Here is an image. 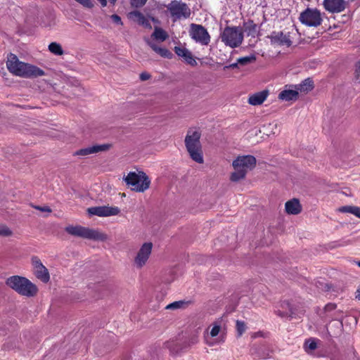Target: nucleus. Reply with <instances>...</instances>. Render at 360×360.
Returning a JSON list of instances; mask_svg holds the SVG:
<instances>
[{"label": "nucleus", "mask_w": 360, "mask_h": 360, "mask_svg": "<svg viewBox=\"0 0 360 360\" xmlns=\"http://www.w3.org/2000/svg\"><path fill=\"white\" fill-rule=\"evenodd\" d=\"M98 1L100 2V4H101V6L103 7L106 6V5H107V0H98Z\"/></svg>", "instance_id": "obj_46"}, {"label": "nucleus", "mask_w": 360, "mask_h": 360, "mask_svg": "<svg viewBox=\"0 0 360 360\" xmlns=\"http://www.w3.org/2000/svg\"><path fill=\"white\" fill-rule=\"evenodd\" d=\"M256 162V158L250 155L238 156L232 163L235 172L231 175V181L236 182L245 179L248 172L255 168Z\"/></svg>", "instance_id": "obj_4"}, {"label": "nucleus", "mask_w": 360, "mask_h": 360, "mask_svg": "<svg viewBox=\"0 0 360 360\" xmlns=\"http://www.w3.org/2000/svg\"><path fill=\"white\" fill-rule=\"evenodd\" d=\"M189 35L196 42L207 46L210 42V35L207 30L201 25L192 23L190 25Z\"/></svg>", "instance_id": "obj_10"}, {"label": "nucleus", "mask_w": 360, "mask_h": 360, "mask_svg": "<svg viewBox=\"0 0 360 360\" xmlns=\"http://www.w3.org/2000/svg\"><path fill=\"white\" fill-rule=\"evenodd\" d=\"M65 231L70 235L84 239L105 241L108 236L98 230L89 229L80 225H70L65 228Z\"/></svg>", "instance_id": "obj_5"}, {"label": "nucleus", "mask_w": 360, "mask_h": 360, "mask_svg": "<svg viewBox=\"0 0 360 360\" xmlns=\"http://www.w3.org/2000/svg\"><path fill=\"white\" fill-rule=\"evenodd\" d=\"M148 0H130L131 6L135 8H140L143 6Z\"/></svg>", "instance_id": "obj_34"}, {"label": "nucleus", "mask_w": 360, "mask_h": 360, "mask_svg": "<svg viewBox=\"0 0 360 360\" xmlns=\"http://www.w3.org/2000/svg\"><path fill=\"white\" fill-rule=\"evenodd\" d=\"M6 66L11 73L22 77H37L45 75L43 70L35 65L20 61L18 57L13 53H10L8 56Z\"/></svg>", "instance_id": "obj_1"}, {"label": "nucleus", "mask_w": 360, "mask_h": 360, "mask_svg": "<svg viewBox=\"0 0 360 360\" xmlns=\"http://www.w3.org/2000/svg\"><path fill=\"white\" fill-rule=\"evenodd\" d=\"M356 297L358 298L359 300H360V286L359 287V288L356 290Z\"/></svg>", "instance_id": "obj_47"}, {"label": "nucleus", "mask_w": 360, "mask_h": 360, "mask_svg": "<svg viewBox=\"0 0 360 360\" xmlns=\"http://www.w3.org/2000/svg\"><path fill=\"white\" fill-rule=\"evenodd\" d=\"M281 308L283 309L276 311V314L281 317H291L293 314L292 308L291 304L288 301H283L281 304Z\"/></svg>", "instance_id": "obj_24"}, {"label": "nucleus", "mask_w": 360, "mask_h": 360, "mask_svg": "<svg viewBox=\"0 0 360 360\" xmlns=\"http://www.w3.org/2000/svg\"><path fill=\"white\" fill-rule=\"evenodd\" d=\"M35 276L43 283H48L50 280V274L48 269L45 267H40L34 270Z\"/></svg>", "instance_id": "obj_25"}, {"label": "nucleus", "mask_w": 360, "mask_h": 360, "mask_svg": "<svg viewBox=\"0 0 360 360\" xmlns=\"http://www.w3.org/2000/svg\"><path fill=\"white\" fill-rule=\"evenodd\" d=\"M345 0H323V6L326 11L331 13H341L346 8Z\"/></svg>", "instance_id": "obj_13"}, {"label": "nucleus", "mask_w": 360, "mask_h": 360, "mask_svg": "<svg viewBox=\"0 0 360 360\" xmlns=\"http://www.w3.org/2000/svg\"><path fill=\"white\" fill-rule=\"evenodd\" d=\"M300 21L308 27H317L323 22L322 15L317 8H307L302 11L299 17Z\"/></svg>", "instance_id": "obj_9"}, {"label": "nucleus", "mask_w": 360, "mask_h": 360, "mask_svg": "<svg viewBox=\"0 0 360 360\" xmlns=\"http://www.w3.org/2000/svg\"><path fill=\"white\" fill-rule=\"evenodd\" d=\"M110 18H111L112 20L115 23H116V24H117V25H122V24H123V23H122V21L121 18H120L118 15H117V14H112V15L110 16Z\"/></svg>", "instance_id": "obj_40"}, {"label": "nucleus", "mask_w": 360, "mask_h": 360, "mask_svg": "<svg viewBox=\"0 0 360 360\" xmlns=\"http://www.w3.org/2000/svg\"><path fill=\"white\" fill-rule=\"evenodd\" d=\"M174 51L178 56L184 58L188 64L192 66H195L197 65V62L194 59L191 52L186 48L175 46Z\"/></svg>", "instance_id": "obj_17"}, {"label": "nucleus", "mask_w": 360, "mask_h": 360, "mask_svg": "<svg viewBox=\"0 0 360 360\" xmlns=\"http://www.w3.org/2000/svg\"><path fill=\"white\" fill-rule=\"evenodd\" d=\"M127 185L136 192H143L147 190L150 184L148 176L143 172L136 173L129 172L124 178Z\"/></svg>", "instance_id": "obj_7"}, {"label": "nucleus", "mask_w": 360, "mask_h": 360, "mask_svg": "<svg viewBox=\"0 0 360 360\" xmlns=\"http://www.w3.org/2000/svg\"><path fill=\"white\" fill-rule=\"evenodd\" d=\"M13 234L12 231L6 225L0 224V236L8 237Z\"/></svg>", "instance_id": "obj_33"}, {"label": "nucleus", "mask_w": 360, "mask_h": 360, "mask_svg": "<svg viewBox=\"0 0 360 360\" xmlns=\"http://www.w3.org/2000/svg\"><path fill=\"white\" fill-rule=\"evenodd\" d=\"M299 93H307L314 89V82L310 78L305 79L300 84L295 86Z\"/></svg>", "instance_id": "obj_22"}, {"label": "nucleus", "mask_w": 360, "mask_h": 360, "mask_svg": "<svg viewBox=\"0 0 360 360\" xmlns=\"http://www.w3.org/2000/svg\"><path fill=\"white\" fill-rule=\"evenodd\" d=\"M6 285L19 295L27 297L35 296L38 292L35 284L27 278L20 276H11L7 278Z\"/></svg>", "instance_id": "obj_3"}, {"label": "nucleus", "mask_w": 360, "mask_h": 360, "mask_svg": "<svg viewBox=\"0 0 360 360\" xmlns=\"http://www.w3.org/2000/svg\"><path fill=\"white\" fill-rule=\"evenodd\" d=\"M356 263L357 266H358L359 267H360V261H358V262H356Z\"/></svg>", "instance_id": "obj_49"}, {"label": "nucleus", "mask_w": 360, "mask_h": 360, "mask_svg": "<svg viewBox=\"0 0 360 360\" xmlns=\"http://www.w3.org/2000/svg\"><path fill=\"white\" fill-rule=\"evenodd\" d=\"M336 307L337 305L335 304H333V303H328L327 304L325 307H324V310L325 311H331L334 309H336Z\"/></svg>", "instance_id": "obj_41"}, {"label": "nucleus", "mask_w": 360, "mask_h": 360, "mask_svg": "<svg viewBox=\"0 0 360 360\" xmlns=\"http://www.w3.org/2000/svg\"><path fill=\"white\" fill-rule=\"evenodd\" d=\"M32 264L34 270L38 268L44 266L43 265V264L41 263V260L37 257H32Z\"/></svg>", "instance_id": "obj_35"}, {"label": "nucleus", "mask_w": 360, "mask_h": 360, "mask_svg": "<svg viewBox=\"0 0 360 360\" xmlns=\"http://www.w3.org/2000/svg\"><path fill=\"white\" fill-rule=\"evenodd\" d=\"M278 98L285 101H296L298 98L297 90H283L278 94Z\"/></svg>", "instance_id": "obj_21"}, {"label": "nucleus", "mask_w": 360, "mask_h": 360, "mask_svg": "<svg viewBox=\"0 0 360 360\" xmlns=\"http://www.w3.org/2000/svg\"><path fill=\"white\" fill-rule=\"evenodd\" d=\"M186 305V302L185 301L180 300V301L174 302L168 304L165 308L167 309H172L173 310V309L184 308Z\"/></svg>", "instance_id": "obj_31"}, {"label": "nucleus", "mask_w": 360, "mask_h": 360, "mask_svg": "<svg viewBox=\"0 0 360 360\" xmlns=\"http://www.w3.org/2000/svg\"><path fill=\"white\" fill-rule=\"evenodd\" d=\"M243 28L236 26H227L220 34L221 41L227 46L237 48L243 41Z\"/></svg>", "instance_id": "obj_6"}, {"label": "nucleus", "mask_w": 360, "mask_h": 360, "mask_svg": "<svg viewBox=\"0 0 360 360\" xmlns=\"http://www.w3.org/2000/svg\"><path fill=\"white\" fill-rule=\"evenodd\" d=\"M32 207L41 212H45L48 213H51L52 212L51 209L49 206L41 207L39 205H32Z\"/></svg>", "instance_id": "obj_38"}, {"label": "nucleus", "mask_w": 360, "mask_h": 360, "mask_svg": "<svg viewBox=\"0 0 360 360\" xmlns=\"http://www.w3.org/2000/svg\"><path fill=\"white\" fill-rule=\"evenodd\" d=\"M87 212L90 215L110 217L117 215L120 210L117 207L98 206L88 208Z\"/></svg>", "instance_id": "obj_12"}, {"label": "nucleus", "mask_w": 360, "mask_h": 360, "mask_svg": "<svg viewBox=\"0 0 360 360\" xmlns=\"http://www.w3.org/2000/svg\"><path fill=\"white\" fill-rule=\"evenodd\" d=\"M174 21L186 19L191 16V11L188 6L181 1H172L166 6Z\"/></svg>", "instance_id": "obj_8"}, {"label": "nucleus", "mask_w": 360, "mask_h": 360, "mask_svg": "<svg viewBox=\"0 0 360 360\" xmlns=\"http://www.w3.org/2000/svg\"><path fill=\"white\" fill-rule=\"evenodd\" d=\"M201 133L198 130L189 129L185 137L184 143L191 158L200 164L203 163V153L200 143Z\"/></svg>", "instance_id": "obj_2"}, {"label": "nucleus", "mask_w": 360, "mask_h": 360, "mask_svg": "<svg viewBox=\"0 0 360 360\" xmlns=\"http://www.w3.org/2000/svg\"><path fill=\"white\" fill-rule=\"evenodd\" d=\"M147 44L158 54L161 56L163 58H172L173 56V54L171 51H169L168 49L165 48L159 47L158 45H156L155 43L147 40L146 41Z\"/></svg>", "instance_id": "obj_20"}, {"label": "nucleus", "mask_w": 360, "mask_h": 360, "mask_svg": "<svg viewBox=\"0 0 360 360\" xmlns=\"http://www.w3.org/2000/svg\"><path fill=\"white\" fill-rule=\"evenodd\" d=\"M110 3L112 4H115L117 0H109Z\"/></svg>", "instance_id": "obj_48"}, {"label": "nucleus", "mask_w": 360, "mask_h": 360, "mask_svg": "<svg viewBox=\"0 0 360 360\" xmlns=\"http://www.w3.org/2000/svg\"><path fill=\"white\" fill-rule=\"evenodd\" d=\"M239 63L237 62V63H232V64H230L229 65H226L224 67V69H228V68H238V65Z\"/></svg>", "instance_id": "obj_44"}, {"label": "nucleus", "mask_w": 360, "mask_h": 360, "mask_svg": "<svg viewBox=\"0 0 360 360\" xmlns=\"http://www.w3.org/2000/svg\"><path fill=\"white\" fill-rule=\"evenodd\" d=\"M110 144L95 145L91 147L79 149L74 153V155L87 156L101 151L108 150L110 148Z\"/></svg>", "instance_id": "obj_15"}, {"label": "nucleus", "mask_w": 360, "mask_h": 360, "mask_svg": "<svg viewBox=\"0 0 360 360\" xmlns=\"http://www.w3.org/2000/svg\"><path fill=\"white\" fill-rule=\"evenodd\" d=\"M269 91L264 90L251 95L248 98V103L252 105H261L267 98Z\"/></svg>", "instance_id": "obj_19"}, {"label": "nucleus", "mask_w": 360, "mask_h": 360, "mask_svg": "<svg viewBox=\"0 0 360 360\" xmlns=\"http://www.w3.org/2000/svg\"><path fill=\"white\" fill-rule=\"evenodd\" d=\"M269 38L274 45L289 47L292 44L289 35L284 34L283 32H273Z\"/></svg>", "instance_id": "obj_14"}, {"label": "nucleus", "mask_w": 360, "mask_h": 360, "mask_svg": "<svg viewBox=\"0 0 360 360\" xmlns=\"http://www.w3.org/2000/svg\"><path fill=\"white\" fill-rule=\"evenodd\" d=\"M285 212L289 214H298L302 211V206L300 201L296 198L287 201L285 205Z\"/></svg>", "instance_id": "obj_18"}, {"label": "nucleus", "mask_w": 360, "mask_h": 360, "mask_svg": "<svg viewBox=\"0 0 360 360\" xmlns=\"http://www.w3.org/2000/svg\"><path fill=\"white\" fill-rule=\"evenodd\" d=\"M153 243L150 242L144 243L139 250L134 258L135 266L141 269L147 263L152 252Z\"/></svg>", "instance_id": "obj_11"}, {"label": "nucleus", "mask_w": 360, "mask_h": 360, "mask_svg": "<svg viewBox=\"0 0 360 360\" xmlns=\"http://www.w3.org/2000/svg\"><path fill=\"white\" fill-rule=\"evenodd\" d=\"M49 51L56 56H62L64 53L61 45L57 42H51L49 45Z\"/></svg>", "instance_id": "obj_28"}, {"label": "nucleus", "mask_w": 360, "mask_h": 360, "mask_svg": "<svg viewBox=\"0 0 360 360\" xmlns=\"http://www.w3.org/2000/svg\"><path fill=\"white\" fill-rule=\"evenodd\" d=\"M198 342V336L194 335V336H193V337L190 339V340H189V345H195V344H196Z\"/></svg>", "instance_id": "obj_43"}, {"label": "nucleus", "mask_w": 360, "mask_h": 360, "mask_svg": "<svg viewBox=\"0 0 360 360\" xmlns=\"http://www.w3.org/2000/svg\"><path fill=\"white\" fill-rule=\"evenodd\" d=\"M75 1L87 8H91L94 6L91 0H75Z\"/></svg>", "instance_id": "obj_39"}, {"label": "nucleus", "mask_w": 360, "mask_h": 360, "mask_svg": "<svg viewBox=\"0 0 360 360\" xmlns=\"http://www.w3.org/2000/svg\"><path fill=\"white\" fill-rule=\"evenodd\" d=\"M244 32H246L248 36L255 37L257 33V26L252 20H248L244 22L243 25Z\"/></svg>", "instance_id": "obj_23"}, {"label": "nucleus", "mask_w": 360, "mask_h": 360, "mask_svg": "<svg viewBox=\"0 0 360 360\" xmlns=\"http://www.w3.org/2000/svg\"><path fill=\"white\" fill-rule=\"evenodd\" d=\"M128 18L136 22L139 25L143 26L147 29H151L152 26L149 22V19L146 18L141 12L139 11H131L128 13Z\"/></svg>", "instance_id": "obj_16"}, {"label": "nucleus", "mask_w": 360, "mask_h": 360, "mask_svg": "<svg viewBox=\"0 0 360 360\" xmlns=\"http://www.w3.org/2000/svg\"><path fill=\"white\" fill-rule=\"evenodd\" d=\"M317 348V343L315 338H309L304 342V349L306 352H309Z\"/></svg>", "instance_id": "obj_29"}, {"label": "nucleus", "mask_w": 360, "mask_h": 360, "mask_svg": "<svg viewBox=\"0 0 360 360\" xmlns=\"http://www.w3.org/2000/svg\"><path fill=\"white\" fill-rule=\"evenodd\" d=\"M236 328L237 332V337H240L246 330V325L244 321H236Z\"/></svg>", "instance_id": "obj_30"}, {"label": "nucleus", "mask_w": 360, "mask_h": 360, "mask_svg": "<svg viewBox=\"0 0 360 360\" xmlns=\"http://www.w3.org/2000/svg\"><path fill=\"white\" fill-rule=\"evenodd\" d=\"M220 326L217 323H214L210 331V335L212 337H216L220 331Z\"/></svg>", "instance_id": "obj_36"}, {"label": "nucleus", "mask_w": 360, "mask_h": 360, "mask_svg": "<svg viewBox=\"0 0 360 360\" xmlns=\"http://www.w3.org/2000/svg\"><path fill=\"white\" fill-rule=\"evenodd\" d=\"M150 75L146 72L140 74L139 78L141 81H146L150 78Z\"/></svg>", "instance_id": "obj_42"}, {"label": "nucleus", "mask_w": 360, "mask_h": 360, "mask_svg": "<svg viewBox=\"0 0 360 360\" xmlns=\"http://www.w3.org/2000/svg\"><path fill=\"white\" fill-rule=\"evenodd\" d=\"M148 18V19L153 21L154 23L160 24V20L158 18L153 16H149Z\"/></svg>", "instance_id": "obj_45"}, {"label": "nucleus", "mask_w": 360, "mask_h": 360, "mask_svg": "<svg viewBox=\"0 0 360 360\" xmlns=\"http://www.w3.org/2000/svg\"><path fill=\"white\" fill-rule=\"evenodd\" d=\"M354 77L356 80L360 82V60L356 62L355 65Z\"/></svg>", "instance_id": "obj_37"}, {"label": "nucleus", "mask_w": 360, "mask_h": 360, "mask_svg": "<svg viewBox=\"0 0 360 360\" xmlns=\"http://www.w3.org/2000/svg\"><path fill=\"white\" fill-rule=\"evenodd\" d=\"M152 37H154L157 40H160L161 41H165L167 37V33L160 27H155L153 33L152 34Z\"/></svg>", "instance_id": "obj_27"}, {"label": "nucleus", "mask_w": 360, "mask_h": 360, "mask_svg": "<svg viewBox=\"0 0 360 360\" xmlns=\"http://www.w3.org/2000/svg\"><path fill=\"white\" fill-rule=\"evenodd\" d=\"M339 210L344 213H351L358 218H360V207L356 206L347 205L341 207Z\"/></svg>", "instance_id": "obj_26"}, {"label": "nucleus", "mask_w": 360, "mask_h": 360, "mask_svg": "<svg viewBox=\"0 0 360 360\" xmlns=\"http://www.w3.org/2000/svg\"><path fill=\"white\" fill-rule=\"evenodd\" d=\"M255 60H256V57L254 55H251V56L238 58V63L240 65H247L248 63L255 61Z\"/></svg>", "instance_id": "obj_32"}]
</instances>
